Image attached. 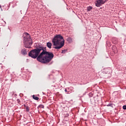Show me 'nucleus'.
I'll return each instance as SVG.
<instances>
[{
	"mask_svg": "<svg viewBox=\"0 0 126 126\" xmlns=\"http://www.w3.org/2000/svg\"><path fill=\"white\" fill-rule=\"evenodd\" d=\"M40 52L42 51L37 58V62L41 63H49L54 59V53L47 51V47H44L41 45H37Z\"/></svg>",
	"mask_w": 126,
	"mask_h": 126,
	"instance_id": "nucleus-1",
	"label": "nucleus"
},
{
	"mask_svg": "<svg viewBox=\"0 0 126 126\" xmlns=\"http://www.w3.org/2000/svg\"><path fill=\"white\" fill-rule=\"evenodd\" d=\"M52 43H53V46H56L53 47V49H56V50L61 49L64 46L63 37L61 34L55 35L52 39Z\"/></svg>",
	"mask_w": 126,
	"mask_h": 126,
	"instance_id": "nucleus-2",
	"label": "nucleus"
},
{
	"mask_svg": "<svg viewBox=\"0 0 126 126\" xmlns=\"http://www.w3.org/2000/svg\"><path fill=\"white\" fill-rule=\"evenodd\" d=\"M40 53V49H39L38 46H36L35 49H32L30 51L29 53V57L32 58V59H38Z\"/></svg>",
	"mask_w": 126,
	"mask_h": 126,
	"instance_id": "nucleus-3",
	"label": "nucleus"
},
{
	"mask_svg": "<svg viewBox=\"0 0 126 126\" xmlns=\"http://www.w3.org/2000/svg\"><path fill=\"white\" fill-rule=\"evenodd\" d=\"M32 44L33 42H32V39H31V36L24 37V46L25 48H26L27 49H30Z\"/></svg>",
	"mask_w": 126,
	"mask_h": 126,
	"instance_id": "nucleus-4",
	"label": "nucleus"
},
{
	"mask_svg": "<svg viewBox=\"0 0 126 126\" xmlns=\"http://www.w3.org/2000/svg\"><path fill=\"white\" fill-rule=\"evenodd\" d=\"M105 1H108V0H96L95 6L100 7L102 4H104Z\"/></svg>",
	"mask_w": 126,
	"mask_h": 126,
	"instance_id": "nucleus-5",
	"label": "nucleus"
},
{
	"mask_svg": "<svg viewBox=\"0 0 126 126\" xmlns=\"http://www.w3.org/2000/svg\"><path fill=\"white\" fill-rule=\"evenodd\" d=\"M21 53L23 55V56H26V55H27V50H26V49H23L21 50Z\"/></svg>",
	"mask_w": 126,
	"mask_h": 126,
	"instance_id": "nucleus-6",
	"label": "nucleus"
},
{
	"mask_svg": "<svg viewBox=\"0 0 126 126\" xmlns=\"http://www.w3.org/2000/svg\"><path fill=\"white\" fill-rule=\"evenodd\" d=\"M118 38L114 37L112 38V43H113L115 45L118 44Z\"/></svg>",
	"mask_w": 126,
	"mask_h": 126,
	"instance_id": "nucleus-7",
	"label": "nucleus"
},
{
	"mask_svg": "<svg viewBox=\"0 0 126 126\" xmlns=\"http://www.w3.org/2000/svg\"><path fill=\"white\" fill-rule=\"evenodd\" d=\"M112 51L114 54H117L118 53V50H117V48L115 46L112 47Z\"/></svg>",
	"mask_w": 126,
	"mask_h": 126,
	"instance_id": "nucleus-8",
	"label": "nucleus"
},
{
	"mask_svg": "<svg viewBox=\"0 0 126 126\" xmlns=\"http://www.w3.org/2000/svg\"><path fill=\"white\" fill-rule=\"evenodd\" d=\"M46 46L49 49H52V43L48 42L46 43Z\"/></svg>",
	"mask_w": 126,
	"mask_h": 126,
	"instance_id": "nucleus-9",
	"label": "nucleus"
},
{
	"mask_svg": "<svg viewBox=\"0 0 126 126\" xmlns=\"http://www.w3.org/2000/svg\"><path fill=\"white\" fill-rule=\"evenodd\" d=\"M105 71H106L107 73H112V68H107L105 69Z\"/></svg>",
	"mask_w": 126,
	"mask_h": 126,
	"instance_id": "nucleus-10",
	"label": "nucleus"
},
{
	"mask_svg": "<svg viewBox=\"0 0 126 126\" xmlns=\"http://www.w3.org/2000/svg\"><path fill=\"white\" fill-rule=\"evenodd\" d=\"M94 102L95 103L99 102V99L98 98V96H95L94 97Z\"/></svg>",
	"mask_w": 126,
	"mask_h": 126,
	"instance_id": "nucleus-11",
	"label": "nucleus"
},
{
	"mask_svg": "<svg viewBox=\"0 0 126 126\" xmlns=\"http://www.w3.org/2000/svg\"><path fill=\"white\" fill-rule=\"evenodd\" d=\"M92 8H93V7L91 6H89L87 7V11H90L91 10H92Z\"/></svg>",
	"mask_w": 126,
	"mask_h": 126,
	"instance_id": "nucleus-12",
	"label": "nucleus"
},
{
	"mask_svg": "<svg viewBox=\"0 0 126 126\" xmlns=\"http://www.w3.org/2000/svg\"><path fill=\"white\" fill-rule=\"evenodd\" d=\"M67 42H68V43H71L72 40L71 39V38L68 37L66 39Z\"/></svg>",
	"mask_w": 126,
	"mask_h": 126,
	"instance_id": "nucleus-13",
	"label": "nucleus"
},
{
	"mask_svg": "<svg viewBox=\"0 0 126 126\" xmlns=\"http://www.w3.org/2000/svg\"><path fill=\"white\" fill-rule=\"evenodd\" d=\"M32 98H33V99H34V100H39V97L35 96V95H32Z\"/></svg>",
	"mask_w": 126,
	"mask_h": 126,
	"instance_id": "nucleus-14",
	"label": "nucleus"
},
{
	"mask_svg": "<svg viewBox=\"0 0 126 126\" xmlns=\"http://www.w3.org/2000/svg\"><path fill=\"white\" fill-rule=\"evenodd\" d=\"M66 52H67V49H64V50H63L61 53L62 54H65Z\"/></svg>",
	"mask_w": 126,
	"mask_h": 126,
	"instance_id": "nucleus-15",
	"label": "nucleus"
},
{
	"mask_svg": "<svg viewBox=\"0 0 126 126\" xmlns=\"http://www.w3.org/2000/svg\"><path fill=\"white\" fill-rule=\"evenodd\" d=\"M67 90H69V88H67L64 90L65 92H67L66 94H69V93H68L69 91H67Z\"/></svg>",
	"mask_w": 126,
	"mask_h": 126,
	"instance_id": "nucleus-16",
	"label": "nucleus"
},
{
	"mask_svg": "<svg viewBox=\"0 0 126 126\" xmlns=\"http://www.w3.org/2000/svg\"><path fill=\"white\" fill-rule=\"evenodd\" d=\"M25 34L26 35V37H31L28 32H25Z\"/></svg>",
	"mask_w": 126,
	"mask_h": 126,
	"instance_id": "nucleus-17",
	"label": "nucleus"
},
{
	"mask_svg": "<svg viewBox=\"0 0 126 126\" xmlns=\"http://www.w3.org/2000/svg\"><path fill=\"white\" fill-rule=\"evenodd\" d=\"M107 107H113V103H109L107 105Z\"/></svg>",
	"mask_w": 126,
	"mask_h": 126,
	"instance_id": "nucleus-18",
	"label": "nucleus"
},
{
	"mask_svg": "<svg viewBox=\"0 0 126 126\" xmlns=\"http://www.w3.org/2000/svg\"><path fill=\"white\" fill-rule=\"evenodd\" d=\"M26 110L27 112H29V110H30L29 106H26Z\"/></svg>",
	"mask_w": 126,
	"mask_h": 126,
	"instance_id": "nucleus-19",
	"label": "nucleus"
},
{
	"mask_svg": "<svg viewBox=\"0 0 126 126\" xmlns=\"http://www.w3.org/2000/svg\"><path fill=\"white\" fill-rule=\"evenodd\" d=\"M39 108H42V109H44V105L43 104H41V105H39Z\"/></svg>",
	"mask_w": 126,
	"mask_h": 126,
	"instance_id": "nucleus-20",
	"label": "nucleus"
},
{
	"mask_svg": "<svg viewBox=\"0 0 126 126\" xmlns=\"http://www.w3.org/2000/svg\"><path fill=\"white\" fill-rule=\"evenodd\" d=\"M89 96H90V97H93V94H92V93H90L89 94Z\"/></svg>",
	"mask_w": 126,
	"mask_h": 126,
	"instance_id": "nucleus-21",
	"label": "nucleus"
},
{
	"mask_svg": "<svg viewBox=\"0 0 126 126\" xmlns=\"http://www.w3.org/2000/svg\"><path fill=\"white\" fill-rule=\"evenodd\" d=\"M123 110H126V105H124L123 106Z\"/></svg>",
	"mask_w": 126,
	"mask_h": 126,
	"instance_id": "nucleus-22",
	"label": "nucleus"
},
{
	"mask_svg": "<svg viewBox=\"0 0 126 126\" xmlns=\"http://www.w3.org/2000/svg\"><path fill=\"white\" fill-rule=\"evenodd\" d=\"M17 101L18 102V104H20V100H19V99H18Z\"/></svg>",
	"mask_w": 126,
	"mask_h": 126,
	"instance_id": "nucleus-23",
	"label": "nucleus"
},
{
	"mask_svg": "<svg viewBox=\"0 0 126 126\" xmlns=\"http://www.w3.org/2000/svg\"><path fill=\"white\" fill-rule=\"evenodd\" d=\"M68 116H69L68 114H67L66 115L65 117H68Z\"/></svg>",
	"mask_w": 126,
	"mask_h": 126,
	"instance_id": "nucleus-24",
	"label": "nucleus"
},
{
	"mask_svg": "<svg viewBox=\"0 0 126 126\" xmlns=\"http://www.w3.org/2000/svg\"><path fill=\"white\" fill-rule=\"evenodd\" d=\"M0 7H1V6H0Z\"/></svg>",
	"mask_w": 126,
	"mask_h": 126,
	"instance_id": "nucleus-25",
	"label": "nucleus"
}]
</instances>
